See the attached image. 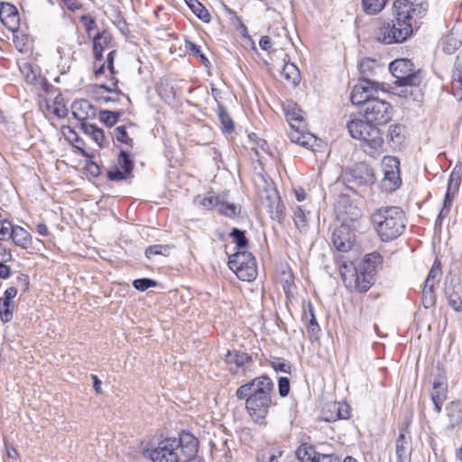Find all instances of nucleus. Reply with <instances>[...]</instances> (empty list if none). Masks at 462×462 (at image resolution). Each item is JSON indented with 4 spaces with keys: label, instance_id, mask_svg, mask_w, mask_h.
Here are the masks:
<instances>
[{
    "label": "nucleus",
    "instance_id": "obj_1",
    "mask_svg": "<svg viewBox=\"0 0 462 462\" xmlns=\"http://www.w3.org/2000/svg\"><path fill=\"white\" fill-rule=\"evenodd\" d=\"M199 444L194 435L182 430L178 437H166L149 444L143 456L152 462H199Z\"/></svg>",
    "mask_w": 462,
    "mask_h": 462
},
{
    "label": "nucleus",
    "instance_id": "obj_2",
    "mask_svg": "<svg viewBox=\"0 0 462 462\" xmlns=\"http://www.w3.org/2000/svg\"><path fill=\"white\" fill-rule=\"evenodd\" d=\"M236 396L245 401L249 415L255 422L262 423L275 404L274 383L269 376L260 375L238 387Z\"/></svg>",
    "mask_w": 462,
    "mask_h": 462
},
{
    "label": "nucleus",
    "instance_id": "obj_3",
    "mask_svg": "<svg viewBox=\"0 0 462 462\" xmlns=\"http://www.w3.org/2000/svg\"><path fill=\"white\" fill-rule=\"evenodd\" d=\"M393 8L394 19L389 23L396 35L395 43H402L412 35L417 21L428 11V4L416 0H395Z\"/></svg>",
    "mask_w": 462,
    "mask_h": 462
},
{
    "label": "nucleus",
    "instance_id": "obj_4",
    "mask_svg": "<svg viewBox=\"0 0 462 462\" xmlns=\"http://www.w3.org/2000/svg\"><path fill=\"white\" fill-rule=\"evenodd\" d=\"M371 223L379 238L383 242H390L403 234L406 228L405 213L399 207H382L373 212Z\"/></svg>",
    "mask_w": 462,
    "mask_h": 462
},
{
    "label": "nucleus",
    "instance_id": "obj_5",
    "mask_svg": "<svg viewBox=\"0 0 462 462\" xmlns=\"http://www.w3.org/2000/svg\"><path fill=\"white\" fill-rule=\"evenodd\" d=\"M392 75L395 78V84L402 87L400 96L411 97L414 101H421L423 92L420 88L422 73L419 69L413 70V63L408 59H398L389 65Z\"/></svg>",
    "mask_w": 462,
    "mask_h": 462
},
{
    "label": "nucleus",
    "instance_id": "obj_6",
    "mask_svg": "<svg viewBox=\"0 0 462 462\" xmlns=\"http://www.w3.org/2000/svg\"><path fill=\"white\" fill-rule=\"evenodd\" d=\"M380 259L381 255L378 253L368 254L358 268H355L349 273H344L342 276L346 287L358 292L367 291L374 283V266H372L370 263H375Z\"/></svg>",
    "mask_w": 462,
    "mask_h": 462
},
{
    "label": "nucleus",
    "instance_id": "obj_7",
    "mask_svg": "<svg viewBox=\"0 0 462 462\" xmlns=\"http://www.w3.org/2000/svg\"><path fill=\"white\" fill-rule=\"evenodd\" d=\"M346 127L354 139L360 140L365 143L367 148H365V151L367 152L377 151L383 143L379 128L365 119H352L347 122Z\"/></svg>",
    "mask_w": 462,
    "mask_h": 462
},
{
    "label": "nucleus",
    "instance_id": "obj_8",
    "mask_svg": "<svg viewBox=\"0 0 462 462\" xmlns=\"http://www.w3.org/2000/svg\"><path fill=\"white\" fill-rule=\"evenodd\" d=\"M228 266L242 281L251 282L256 277L255 258L246 250L236 251L229 256Z\"/></svg>",
    "mask_w": 462,
    "mask_h": 462
},
{
    "label": "nucleus",
    "instance_id": "obj_9",
    "mask_svg": "<svg viewBox=\"0 0 462 462\" xmlns=\"http://www.w3.org/2000/svg\"><path fill=\"white\" fill-rule=\"evenodd\" d=\"M363 115L365 120L374 125L387 124L393 116V108L390 103L376 97L363 109Z\"/></svg>",
    "mask_w": 462,
    "mask_h": 462
},
{
    "label": "nucleus",
    "instance_id": "obj_10",
    "mask_svg": "<svg viewBox=\"0 0 462 462\" xmlns=\"http://www.w3.org/2000/svg\"><path fill=\"white\" fill-rule=\"evenodd\" d=\"M383 90V85L377 81L359 80L352 89L350 99L354 106H366V103L376 97L379 90Z\"/></svg>",
    "mask_w": 462,
    "mask_h": 462
},
{
    "label": "nucleus",
    "instance_id": "obj_11",
    "mask_svg": "<svg viewBox=\"0 0 462 462\" xmlns=\"http://www.w3.org/2000/svg\"><path fill=\"white\" fill-rule=\"evenodd\" d=\"M261 198L268 209L271 218L282 223L285 217V207L281 200L278 190L273 184L265 183Z\"/></svg>",
    "mask_w": 462,
    "mask_h": 462
},
{
    "label": "nucleus",
    "instance_id": "obj_12",
    "mask_svg": "<svg viewBox=\"0 0 462 462\" xmlns=\"http://www.w3.org/2000/svg\"><path fill=\"white\" fill-rule=\"evenodd\" d=\"M461 178L462 170L459 167L456 166L449 175L447 185V191L443 199V207L440 209L439 214L437 217L436 224L438 222H439L440 224L442 219L448 216L451 210L454 197L459 190Z\"/></svg>",
    "mask_w": 462,
    "mask_h": 462
},
{
    "label": "nucleus",
    "instance_id": "obj_13",
    "mask_svg": "<svg viewBox=\"0 0 462 462\" xmlns=\"http://www.w3.org/2000/svg\"><path fill=\"white\" fill-rule=\"evenodd\" d=\"M296 455L301 462H341L338 456L319 453L314 446L308 443L301 444L298 448Z\"/></svg>",
    "mask_w": 462,
    "mask_h": 462
},
{
    "label": "nucleus",
    "instance_id": "obj_14",
    "mask_svg": "<svg viewBox=\"0 0 462 462\" xmlns=\"http://www.w3.org/2000/svg\"><path fill=\"white\" fill-rule=\"evenodd\" d=\"M349 181L356 188L370 187L375 181L374 170L366 164H361L352 170Z\"/></svg>",
    "mask_w": 462,
    "mask_h": 462
},
{
    "label": "nucleus",
    "instance_id": "obj_15",
    "mask_svg": "<svg viewBox=\"0 0 462 462\" xmlns=\"http://www.w3.org/2000/svg\"><path fill=\"white\" fill-rule=\"evenodd\" d=\"M283 111L291 129L306 127L304 111L292 100H287L283 105Z\"/></svg>",
    "mask_w": 462,
    "mask_h": 462
},
{
    "label": "nucleus",
    "instance_id": "obj_16",
    "mask_svg": "<svg viewBox=\"0 0 462 462\" xmlns=\"http://www.w3.org/2000/svg\"><path fill=\"white\" fill-rule=\"evenodd\" d=\"M448 305L456 311L462 312V283L451 279L444 290Z\"/></svg>",
    "mask_w": 462,
    "mask_h": 462
},
{
    "label": "nucleus",
    "instance_id": "obj_17",
    "mask_svg": "<svg viewBox=\"0 0 462 462\" xmlns=\"http://www.w3.org/2000/svg\"><path fill=\"white\" fill-rule=\"evenodd\" d=\"M333 245L341 252H347L352 247L351 233L347 226L341 225L331 235Z\"/></svg>",
    "mask_w": 462,
    "mask_h": 462
},
{
    "label": "nucleus",
    "instance_id": "obj_18",
    "mask_svg": "<svg viewBox=\"0 0 462 462\" xmlns=\"http://www.w3.org/2000/svg\"><path fill=\"white\" fill-rule=\"evenodd\" d=\"M73 116L79 121L95 118L97 116L96 107L88 99L76 100L71 105Z\"/></svg>",
    "mask_w": 462,
    "mask_h": 462
},
{
    "label": "nucleus",
    "instance_id": "obj_19",
    "mask_svg": "<svg viewBox=\"0 0 462 462\" xmlns=\"http://www.w3.org/2000/svg\"><path fill=\"white\" fill-rule=\"evenodd\" d=\"M430 399L434 404V410L439 414L441 412L442 404L447 399V382L444 377H439L433 382L430 391Z\"/></svg>",
    "mask_w": 462,
    "mask_h": 462
},
{
    "label": "nucleus",
    "instance_id": "obj_20",
    "mask_svg": "<svg viewBox=\"0 0 462 462\" xmlns=\"http://www.w3.org/2000/svg\"><path fill=\"white\" fill-rule=\"evenodd\" d=\"M252 362V356L245 352L236 350L228 351L226 356V363L229 366L228 369L232 374H236L240 367Z\"/></svg>",
    "mask_w": 462,
    "mask_h": 462
},
{
    "label": "nucleus",
    "instance_id": "obj_21",
    "mask_svg": "<svg viewBox=\"0 0 462 462\" xmlns=\"http://www.w3.org/2000/svg\"><path fill=\"white\" fill-rule=\"evenodd\" d=\"M0 20L9 29H16L20 21L16 7L8 3L2 4L0 6Z\"/></svg>",
    "mask_w": 462,
    "mask_h": 462
},
{
    "label": "nucleus",
    "instance_id": "obj_22",
    "mask_svg": "<svg viewBox=\"0 0 462 462\" xmlns=\"http://www.w3.org/2000/svg\"><path fill=\"white\" fill-rule=\"evenodd\" d=\"M10 237L15 245L25 249L32 250V236L31 234L20 226H12Z\"/></svg>",
    "mask_w": 462,
    "mask_h": 462
},
{
    "label": "nucleus",
    "instance_id": "obj_23",
    "mask_svg": "<svg viewBox=\"0 0 462 462\" xmlns=\"http://www.w3.org/2000/svg\"><path fill=\"white\" fill-rule=\"evenodd\" d=\"M288 136L292 143L306 148H312L317 142V138L310 132L305 131V127L290 129Z\"/></svg>",
    "mask_w": 462,
    "mask_h": 462
},
{
    "label": "nucleus",
    "instance_id": "obj_24",
    "mask_svg": "<svg viewBox=\"0 0 462 462\" xmlns=\"http://www.w3.org/2000/svg\"><path fill=\"white\" fill-rule=\"evenodd\" d=\"M453 95L459 100H462V50L458 52L455 62L452 80Z\"/></svg>",
    "mask_w": 462,
    "mask_h": 462
},
{
    "label": "nucleus",
    "instance_id": "obj_25",
    "mask_svg": "<svg viewBox=\"0 0 462 462\" xmlns=\"http://www.w3.org/2000/svg\"><path fill=\"white\" fill-rule=\"evenodd\" d=\"M395 36L389 22L380 23L374 31L375 40L383 44L389 45L395 43Z\"/></svg>",
    "mask_w": 462,
    "mask_h": 462
},
{
    "label": "nucleus",
    "instance_id": "obj_26",
    "mask_svg": "<svg viewBox=\"0 0 462 462\" xmlns=\"http://www.w3.org/2000/svg\"><path fill=\"white\" fill-rule=\"evenodd\" d=\"M222 195H217L213 191H208L204 195H198L194 202L206 210L217 209L220 203V198Z\"/></svg>",
    "mask_w": 462,
    "mask_h": 462
},
{
    "label": "nucleus",
    "instance_id": "obj_27",
    "mask_svg": "<svg viewBox=\"0 0 462 462\" xmlns=\"http://www.w3.org/2000/svg\"><path fill=\"white\" fill-rule=\"evenodd\" d=\"M308 307L309 310L308 311H304L302 319L306 321L307 332L310 340H315L318 338V333L320 331V328L314 315L312 305L309 303Z\"/></svg>",
    "mask_w": 462,
    "mask_h": 462
},
{
    "label": "nucleus",
    "instance_id": "obj_28",
    "mask_svg": "<svg viewBox=\"0 0 462 462\" xmlns=\"http://www.w3.org/2000/svg\"><path fill=\"white\" fill-rule=\"evenodd\" d=\"M446 410L451 429L462 423V402H451L447 405Z\"/></svg>",
    "mask_w": 462,
    "mask_h": 462
},
{
    "label": "nucleus",
    "instance_id": "obj_29",
    "mask_svg": "<svg viewBox=\"0 0 462 462\" xmlns=\"http://www.w3.org/2000/svg\"><path fill=\"white\" fill-rule=\"evenodd\" d=\"M402 183L400 171H388L383 174L382 188L386 192L395 191Z\"/></svg>",
    "mask_w": 462,
    "mask_h": 462
},
{
    "label": "nucleus",
    "instance_id": "obj_30",
    "mask_svg": "<svg viewBox=\"0 0 462 462\" xmlns=\"http://www.w3.org/2000/svg\"><path fill=\"white\" fill-rule=\"evenodd\" d=\"M310 212L306 211L301 206H298L293 211V221L296 228L304 233L308 229Z\"/></svg>",
    "mask_w": 462,
    "mask_h": 462
},
{
    "label": "nucleus",
    "instance_id": "obj_31",
    "mask_svg": "<svg viewBox=\"0 0 462 462\" xmlns=\"http://www.w3.org/2000/svg\"><path fill=\"white\" fill-rule=\"evenodd\" d=\"M377 63L374 60L365 58L358 64V69L361 74L360 80L374 81L371 76L374 74L377 69Z\"/></svg>",
    "mask_w": 462,
    "mask_h": 462
},
{
    "label": "nucleus",
    "instance_id": "obj_32",
    "mask_svg": "<svg viewBox=\"0 0 462 462\" xmlns=\"http://www.w3.org/2000/svg\"><path fill=\"white\" fill-rule=\"evenodd\" d=\"M282 77L294 87L300 83V70L293 63L284 64L282 69Z\"/></svg>",
    "mask_w": 462,
    "mask_h": 462
},
{
    "label": "nucleus",
    "instance_id": "obj_33",
    "mask_svg": "<svg viewBox=\"0 0 462 462\" xmlns=\"http://www.w3.org/2000/svg\"><path fill=\"white\" fill-rule=\"evenodd\" d=\"M193 14L204 23H208L211 19L210 14L207 8L199 0H184Z\"/></svg>",
    "mask_w": 462,
    "mask_h": 462
},
{
    "label": "nucleus",
    "instance_id": "obj_34",
    "mask_svg": "<svg viewBox=\"0 0 462 462\" xmlns=\"http://www.w3.org/2000/svg\"><path fill=\"white\" fill-rule=\"evenodd\" d=\"M112 41L113 37L110 32L103 30L93 37V49L104 51L106 48L112 47Z\"/></svg>",
    "mask_w": 462,
    "mask_h": 462
},
{
    "label": "nucleus",
    "instance_id": "obj_35",
    "mask_svg": "<svg viewBox=\"0 0 462 462\" xmlns=\"http://www.w3.org/2000/svg\"><path fill=\"white\" fill-rule=\"evenodd\" d=\"M405 127L402 125H392L389 126L387 140L393 145H400L404 139Z\"/></svg>",
    "mask_w": 462,
    "mask_h": 462
},
{
    "label": "nucleus",
    "instance_id": "obj_36",
    "mask_svg": "<svg viewBox=\"0 0 462 462\" xmlns=\"http://www.w3.org/2000/svg\"><path fill=\"white\" fill-rule=\"evenodd\" d=\"M112 136L116 142L125 144L128 149L133 148L134 140L129 136L125 125L116 126L112 133Z\"/></svg>",
    "mask_w": 462,
    "mask_h": 462
},
{
    "label": "nucleus",
    "instance_id": "obj_37",
    "mask_svg": "<svg viewBox=\"0 0 462 462\" xmlns=\"http://www.w3.org/2000/svg\"><path fill=\"white\" fill-rule=\"evenodd\" d=\"M82 127L85 133L89 134L99 147L105 146L106 137L102 129L92 124H83Z\"/></svg>",
    "mask_w": 462,
    "mask_h": 462
},
{
    "label": "nucleus",
    "instance_id": "obj_38",
    "mask_svg": "<svg viewBox=\"0 0 462 462\" xmlns=\"http://www.w3.org/2000/svg\"><path fill=\"white\" fill-rule=\"evenodd\" d=\"M282 450L279 447H271L267 450L262 451L257 457V462H278V458L282 457Z\"/></svg>",
    "mask_w": 462,
    "mask_h": 462
},
{
    "label": "nucleus",
    "instance_id": "obj_39",
    "mask_svg": "<svg viewBox=\"0 0 462 462\" xmlns=\"http://www.w3.org/2000/svg\"><path fill=\"white\" fill-rule=\"evenodd\" d=\"M387 0H362L364 11L368 14L380 13L386 5Z\"/></svg>",
    "mask_w": 462,
    "mask_h": 462
},
{
    "label": "nucleus",
    "instance_id": "obj_40",
    "mask_svg": "<svg viewBox=\"0 0 462 462\" xmlns=\"http://www.w3.org/2000/svg\"><path fill=\"white\" fill-rule=\"evenodd\" d=\"M217 115L224 132L231 133L234 130V123L226 109L217 103Z\"/></svg>",
    "mask_w": 462,
    "mask_h": 462
},
{
    "label": "nucleus",
    "instance_id": "obj_41",
    "mask_svg": "<svg viewBox=\"0 0 462 462\" xmlns=\"http://www.w3.org/2000/svg\"><path fill=\"white\" fill-rule=\"evenodd\" d=\"M461 45V41L458 40L453 33H449L442 40V50L447 54L454 53Z\"/></svg>",
    "mask_w": 462,
    "mask_h": 462
},
{
    "label": "nucleus",
    "instance_id": "obj_42",
    "mask_svg": "<svg viewBox=\"0 0 462 462\" xmlns=\"http://www.w3.org/2000/svg\"><path fill=\"white\" fill-rule=\"evenodd\" d=\"M230 236L233 238V241L236 245L237 251L246 249L248 245V240L245 237V231L234 227L230 233Z\"/></svg>",
    "mask_w": 462,
    "mask_h": 462
},
{
    "label": "nucleus",
    "instance_id": "obj_43",
    "mask_svg": "<svg viewBox=\"0 0 462 462\" xmlns=\"http://www.w3.org/2000/svg\"><path fill=\"white\" fill-rule=\"evenodd\" d=\"M408 450L409 440L404 433L402 432L396 439V455L401 461L407 457Z\"/></svg>",
    "mask_w": 462,
    "mask_h": 462
},
{
    "label": "nucleus",
    "instance_id": "obj_44",
    "mask_svg": "<svg viewBox=\"0 0 462 462\" xmlns=\"http://www.w3.org/2000/svg\"><path fill=\"white\" fill-rule=\"evenodd\" d=\"M120 116L121 112L118 111L102 110L99 113V120L106 126L112 127L117 123Z\"/></svg>",
    "mask_w": 462,
    "mask_h": 462
},
{
    "label": "nucleus",
    "instance_id": "obj_45",
    "mask_svg": "<svg viewBox=\"0 0 462 462\" xmlns=\"http://www.w3.org/2000/svg\"><path fill=\"white\" fill-rule=\"evenodd\" d=\"M440 275H441L440 261L435 260V262L433 263V264L429 272L428 277H427L426 281L424 282L425 287H427V286L434 287L437 280L440 277Z\"/></svg>",
    "mask_w": 462,
    "mask_h": 462
},
{
    "label": "nucleus",
    "instance_id": "obj_46",
    "mask_svg": "<svg viewBox=\"0 0 462 462\" xmlns=\"http://www.w3.org/2000/svg\"><path fill=\"white\" fill-rule=\"evenodd\" d=\"M217 209L220 215L228 217H236L237 214L236 206L233 203H228L227 201H226L224 195L221 196L220 203L217 206Z\"/></svg>",
    "mask_w": 462,
    "mask_h": 462
},
{
    "label": "nucleus",
    "instance_id": "obj_47",
    "mask_svg": "<svg viewBox=\"0 0 462 462\" xmlns=\"http://www.w3.org/2000/svg\"><path fill=\"white\" fill-rule=\"evenodd\" d=\"M14 315V302L0 300V319L4 323L12 320Z\"/></svg>",
    "mask_w": 462,
    "mask_h": 462
},
{
    "label": "nucleus",
    "instance_id": "obj_48",
    "mask_svg": "<svg viewBox=\"0 0 462 462\" xmlns=\"http://www.w3.org/2000/svg\"><path fill=\"white\" fill-rule=\"evenodd\" d=\"M117 162L118 165L128 174H130L134 170V162L130 158V154L126 150L120 151Z\"/></svg>",
    "mask_w": 462,
    "mask_h": 462
},
{
    "label": "nucleus",
    "instance_id": "obj_49",
    "mask_svg": "<svg viewBox=\"0 0 462 462\" xmlns=\"http://www.w3.org/2000/svg\"><path fill=\"white\" fill-rule=\"evenodd\" d=\"M186 49L196 58H199L201 62L208 67L210 65L209 60L204 53L200 51V47L190 41H186Z\"/></svg>",
    "mask_w": 462,
    "mask_h": 462
},
{
    "label": "nucleus",
    "instance_id": "obj_50",
    "mask_svg": "<svg viewBox=\"0 0 462 462\" xmlns=\"http://www.w3.org/2000/svg\"><path fill=\"white\" fill-rule=\"evenodd\" d=\"M169 252V246L163 245H150L145 250V256L152 260L155 255H167Z\"/></svg>",
    "mask_w": 462,
    "mask_h": 462
},
{
    "label": "nucleus",
    "instance_id": "obj_51",
    "mask_svg": "<svg viewBox=\"0 0 462 462\" xmlns=\"http://www.w3.org/2000/svg\"><path fill=\"white\" fill-rule=\"evenodd\" d=\"M157 285V282L150 278H141L133 281V287L139 291H145Z\"/></svg>",
    "mask_w": 462,
    "mask_h": 462
},
{
    "label": "nucleus",
    "instance_id": "obj_52",
    "mask_svg": "<svg viewBox=\"0 0 462 462\" xmlns=\"http://www.w3.org/2000/svg\"><path fill=\"white\" fill-rule=\"evenodd\" d=\"M271 366L276 372L279 371L286 374H291V365L290 364V362L282 358H273V360L271 361Z\"/></svg>",
    "mask_w": 462,
    "mask_h": 462
},
{
    "label": "nucleus",
    "instance_id": "obj_53",
    "mask_svg": "<svg viewBox=\"0 0 462 462\" xmlns=\"http://www.w3.org/2000/svg\"><path fill=\"white\" fill-rule=\"evenodd\" d=\"M434 287L427 286L423 287L422 291V304L428 309L435 304V295L433 291Z\"/></svg>",
    "mask_w": 462,
    "mask_h": 462
},
{
    "label": "nucleus",
    "instance_id": "obj_54",
    "mask_svg": "<svg viewBox=\"0 0 462 462\" xmlns=\"http://www.w3.org/2000/svg\"><path fill=\"white\" fill-rule=\"evenodd\" d=\"M400 162L397 158L393 156H385L382 162L383 174L388 171H400Z\"/></svg>",
    "mask_w": 462,
    "mask_h": 462
},
{
    "label": "nucleus",
    "instance_id": "obj_55",
    "mask_svg": "<svg viewBox=\"0 0 462 462\" xmlns=\"http://www.w3.org/2000/svg\"><path fill=\"white\" fill-rule=\"evenodd\" d=\"M129 174L126 173L125 171H120L119 168L117 166H114L112 167L108 171H107V178L109 180H112V181H120V180H124L127 178Z\"/></svg>",
    "mask_w": 462,
    "mask_h": 462
},
{
    "label": "nucleus",
    "instance_id": "obj_56",
    "mask_svg": "<svg viewBox=\"0 0 462 462\" xmlns=\"http://www.w3.org/2000/svg\"><path fill=\"white\" fill-rule=\"evenodd\" d=\"M80 21L84 23L88 37H91L92 32L97 30L95 19L89 15H82Z\"/></svg>",
    "mask_w": 462,
    "mask_h": 462
},
{
    "label": "nucleus",
    "instance_id": "obj_57",
    "mask_svg": "<svg viewBox=\"0 0 462 462\" xmlns=\"http://www.w3.org/2000/svg\"><path fill=\"white\" fill-rule=\"evenodd\" d=\"M290 380L287 377H280L278 380V391L281 397H286L290 393Z\"/></svg>",
    "mask_w": 462,
    "mask_h": 462
},
{
    "label": "nucleus",
    "instance_id": "obj_58",
    "mask_svg": "<svg viewBox=\"0 0 462 462\" xmlns=\"http://www.w3.org/2000/svg\"><path fill=\"white\" fill-rule=\"evenodd\" d=\"M332 409L334 411H337V415L335 417L332 418V420H339V419H346L348 417V412H347V406L346 405H343V404H340V403H334L332 405Z\"/></svg>",
    "mask_w": 462,
    "mask_h": 462
},
{
    "label": "nucleus",
    "instance_id": "obj_59",
    "mask_svg": "<svg viewBox=\"0 0 462 462\" xmlns=\"http://www.w3.org/2000/svg\"><path fill=\"white\" fill-rule=\"evenodd\" d=\"M116 55V51L114 50V51H111L107 54V57H106L107 69L109 70L110 75H111L110 79L113 81L115 79V74H116L115 66H114Z\"/></svg>",
    "mask_w": 462,
    "mask_h": 462
},
{
    "label": "nucleus",
    "instance_id": "obj_60",
    "mask_svg": "<svg viewBox=\"0 0 462 462\" xmlns=\"http://www.w3.org/2000/svg\"><path fill=\"white\" fill-rule=\"evenodd\" d=\"M30 285V278L25 273H20L17 276V286L20 287L23 291H27Z\"/></svg>",
    "mask_w": 462,
    "mask_h": 462
},
{
    "label": "nucleus",
    "instance_id": "obj_61",
    "mask_svg": "<svg viewBox=\"0 0 462 462\" xmlns=\"http://www.w3.org/2000/svg\"><path fill=\"white\" fill-rule=\"evenodd\" d=\"M17 295V288L12 286L5 290L4 293V299L2 300L12 301V300Z\"/></svg>",
    "mask_w": 462,
    "mask_h": 462
},
{
    "label": "nucleus",
    "instance_id": "obj_62",
    "mask_svg": "<svg viewBox=\"0 0 462 462\" xmlns=\"http://www.w3.org/2000/svg\"><path fill=\"white\" fill-rule=\"evenodd\" d=\"M11 273V268L4 263H0V279H8Z\"/></svg>",
    "mask_w": 462,
    "mask_h": 462
},
{
    "label": "nucleus",
    "instance_id": "obj_63",
    "mask_svg": "<svg viewBox=\"0 0 462 462\" xmlns=\"http://www.w3.org/2000/svg\"><path fill=\"white\" fill-rule=\"evenodd\" d=\"M259 46L263 51H268L271 48V40L268 36H263L259 41Z\"/></svg>",
    "mask_w": 462,
    "mask_h": 462
},
{
    "label": "nucleus",
    "instance_id": "obj_64",
    "mask_svg": "<svg viewBox=\"0 0 462 462\" xmlns=\"http://www.w3.org/2000/svg\"><path fill=\"white\" fill-rule=\"evenodd\" d=\"M88 170L93 176H98L101 172L99 166L93 162L88 166Z\"/></svg>",
    "mask_w": 462,
    "mask_h": 462
}]
</instances>
